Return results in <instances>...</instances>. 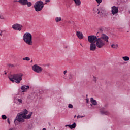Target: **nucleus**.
<instances>
[{"instance_id": "nucleus-1", "label": "nucleus", "mask_w": 130, "mask_h": 130, "mask_svg": "<svg viewBox=\"0 0 130 130\" xmlns=\"http://www.w3.org/2000/svg\"><path fill=\"white\" fill-rule=\"evenodd\" d=\"M24 74L22 73H16L9 76L10 81L13 83H16V84H20L23 80Z\"/></svg>"}, {"instance_id": "nucleus-2", "label": "nucleus", "mask_w": 130, "mask_h": 130, "mask_svg": "<svg viewBox=\"0 0 130 130\" xmlns=\"http://www.w3.org/2000/svg\"><path fill=\"white\" fill-rule=\"evenodd\" d=\"M23 40L28 45H33L32 35L30 32H26L23 36Z\"/></svg>"}, {"instance_id": "nucleus-3", "label": "nucleus", "mask_w": 130, "mask_h": 130, "mask_svg": "<svg viewBox=\"0 0 130 130\" xmlns=\"http://www.w3.org/2000/svg\"><path fill=\"white\" fill-rule=\"evenodd\" d=\"M44 7V4L43 2L40 1L36 2L34 5V9L36 12H41Z\"/></svg>"}, {"instance_id": "nucleus-4", "label": "nucleus", "mask_w": 130, "mask_h": 130, "mask_svg": "<svg viewBox=\"0 0 130 130\" xmlns=\"http://www.w3.org/2000/svg\"><path fill=\"white\" fill-rule=\"evenodd\" d=\"M27 114H28V110L27 109H24L23 112H21L20 113L18 114V117L14 120V123H16V121H18L19 118L21 119V118H22V117L27 115Z\"/></svg>"}, {"instance_id": "nucleus-5", "label": "nucleus", "mask_w": 130, "mask_h": 130, "mask_svg": "<svg viewBox=\"0 0 130 130\" xmlns=\"http://www.w3.org/2000/svg\"><path fill=\"white\" fill-rule=\"evenodd\" d=\"M96 47L98 48H102L103 46L105 45V42L103 41V40L101 39V38H98V40H96V41L95 42Z\"/></svg>"}, {"instance_id": "nucleus-6", "label": "nucleus", "mask_w": 130, "mask_h": 130, "mask_svg": "<svg viewBox=\"0 0 130 130\" xmlns=\"http://www.w3.org/2000/svg\"><path fill=\"white\" fill-rule=\"evenodd\" d=\"M18 3H19L21 6H27L28 8L32 7V2H29L28 0H19Z\"/></svg>"}, {"instance_id": "nucleus-7", "label": "nucleus", "mask_w": 130, "mask_h": 130, "mask_svg": "<svg viewBox=\"0 0 130 130\" xmlns=\"http://www.w3.org/2000/svg\"><path fill=\"white\" fill-rule=\"evenodd\" d=\"M32 69L34 72L35 73H38V74L41 73L42 71H43V69L37 64L33 65L32 66Z\"/></svg>"}, {"instance_id": "nucleus-8", "label": "nucleus", "mask_w": 130, "mask_h": 130, "mask_svg": "<svg viewBox=\"0 0 130 130\" xmlns=\"http://www.w3.org/2000/svg\"><path fill=\"white\" fill-rule=\"evenodd\" d=\"M32 114H33L32 112H30L28 115H25L21 118H19L18 121L19 122H25L26 121V119H30L31 118V116H32Z\"/></svg>"}, {"instance_id": "nucleus-9", "label": "nucleus", "mask_w": 130, "mask_h": 130, "mask_svg": "<svg viewBox=\"0 0 130 130\" xmlns=\"http://www.w3.org/2000/svg\"><path fill=\"white\" fill-rule=\"evenodd\" d=\"M98 39V38H97V36L95 35H91V36H88V41L90 43H96V41Z\"/></svg>"}, {"instance_id": "nucleus-10", "label": "nucleus", "mask_w": 130, "mask_h": 130, "mask_svg": "<svg viewBox=\"0 0 130 130\" xmlns=\"http://www.w3.org/2000/svg\"><path fill=\"white\" fill-rule=\"evenodd\" d=\"M22 28H23V25L18 23H16L12 25V28L15 31H22Z\"/></svg>"}, {"instance_id": "nucleus-11", "label": "nucleus", "mask_w": 130, "mask_h": 130, "mask_svg": "<svg viewBox=\"0 0 130 130\" xmlns=\"http://www.w3.org/2000/svg\"><path fill=\"white\" fill-rule=\"evenodd\" d=\"M111 13L112 15H116L118 13V7H116V6H114L111 7Z\"/></svg>"}, {"instance_id": "nucleus-12", "label": "nucleus", "mask_w": 130, "mask_h": 130, "mask_svg": "<svg viewBox=\"0 0 130 130\" xmlns=\"http://www.w3.org/2000/svg\"><path fill=\"white\" fill-rule=\"evenodd\" d=\"M96 47L97 46L96 45V44H94V43H91L90 45V50L91 51H95Z\"/></svg>"}, {"instance_id": "nucleus-13", "label": "nucleus", "mask_w": 130, "mask_h": 130, "mask_svg": "<svg viewBox=\"0 0 130 130\" xmlns=\"http://www.w3.org/2000/svg\"><path fill=\"white\" fill-rule=\"evenodd\" d=\"M102 40H103L105 42H108V39L109 38L108 36H106V35H103L100 38Z\"/></svg>"}, {"instance_id": "nucleus-14", "label": "nucleus", "mask_w": 130, "mask_h": 130, "mask_svg": "<svg viewBox=\"0 0 130 130\" xmlns=\"http://www.w3.org/2000/svg\"><path fill=\"white\" fill-rule=\"evenodd\" d=\"M21 89L23 93H24V92H26L27 90L30 89V86L29 85H23L21 86Z\"/></svg>"}, {"instance_id": "nucleus-15", "label": "nucleus", "mask_w": 130, "mask_h": 130, "mask_svg": "<svg viewBox=\"0 0 130 130\" xmlns=\"http://www.w3.org/2000/svg\"><path fill=\"white\" fill-rule=\"evenodd\" d=\"M76 36L79 38V39H84V35L83 33L81 31H76Z\"/></svg>"}, {"instance_id": "nucleus-16", "label": "nucleus", "mask_w": 130, "mask_h": 130, "mask_svg": "<svg viewBox=\"0 0 130 130\" xmlns=\"http://www.w3.org/2000/svg\"><path fill=\"white\" fill-rule=\"evenodd\" d=\"M99 12L100 13H99V15H100V16H103V15L105 14V9H104L103 8L100 7Z\"/></svg>"}, {"instance_id": "nucleus-17", "label": "nucleus", "mask_w": 130, "mask_h": 130, "mask_svg": "<svg viewBox=\"0 0 130 130\" xmlns=\"http://www.w3.org/2000/svg\"><path fill=\"white\" fill-rule=\"evenodd\" d=\"M100 8H98V7H94L93 9V12L95 15H99V13H100V11H99Z\"/></svg>"}, {"instance_id": "nucleus-18", "label": "nucleus", "mask_w": 130, "mask_h": 130, "mask_svg": "<svg viewBox=\"0 0 130 130\" xmlns=\"http://www.w3.org/2000/svg\"><path fill=\"white\" fill-rule=\"evenodd\" d=\"M76 6H77L78 7H79V6H81V4H82V2H81V0H73Z\"/></svg>"}, {"instance_id": "nucleus-19", "label": "nucleus", "mask_w": 130, "mask_h": 130, "mask_svg": "<svg viewBox=\"0 0 130 130\" xmlns=\"http://www.w3.org/2000/svg\"><path fill=\"white\" fill-rule=\"evenodd\" d=\"M90 102L93 104V105H97V101L94 100V98H90Z\"/></svg>"}, {"instance_id": "nucleus-20", "label": "nucleus", "mask_w": 130, "mask_h": 130, "mask_svg": "<svg viewBox=\"0 0 130 130\" xmlns=\"http://www.w3.org/2000/svg\"><path fill=\"white\" fill-rule=\"evenodd\" d=\"M101 113L102 115H108L109 113L106 110H101Z\"/></svg>"}, {"instance_id": "nucleus-21", "label": "nucleus", "mask_w": 130, "mask_h": 130, "mask_svg": "<svg viewBox=\"0 0 130 130\" xmlns=\"http://www.w3.org/2000/svg\"><path fill=\"white\" fill-rule=\"evenodd\" d=\"M111 46L112 48H114V49H117V48H118L119 47L118 44H113L111 45Z\"/></svg>"}, {"instance_id": "nucleus-22", "label": "nucleus", "mask_w": 130, "mask_h": 130, "mask_svg": "<svg viewBox=\"0 0 130 130\" xmlns=\"http://www.w3.org/2000/svg\"><path fill=\"white\" fill-rule=\"evenodd\" d=\"M68 126H69V128H71V129H73V128H76V123L74 122L73 124L69 125Z\"/></svg>"}, {"instance_id": "nucleus-23", "label": "nucleus", "mask_w": 130, "mask_h": 130, "mask_svg": "<svg viewBox=\"0 0 130 130\" xmlns=\"http://www.w3.org/2000/svg\"><path fill=\"white\" fill-rule=\"evenodd\" d=\"M122 59H123L124 61H128V60H129V57L128 56L122 57Z\"/></svg>"}, {"instance_id": "nucleus-24", "label": "nucleus", "mask_w": 130, "mask_h": 130, "mask_svg": "<svg viewBox=\"0 0 130 130\" xmlns=\"http://www.w3.org/2000/svg\"><path fill=\"white\" fill-rule=\"evenodd\" d=\"M60 21H61V17H57L55 18V21L56 23H58V22H60Z\"/></svg>"}, {"instance_id": "nucleus-25", "label": "nucleus", "mask_w": 130, "mask_h": 130, "mask_svg": "<svg viewBox=\"0 0 130 130\" xmlns=\"http://www.w3.org/2000/svg\"><path fill=\"white\" fill-rule=\"evenodd\" d=\"M17 101L18 102H17V104H22V103H23V100H22V99H17Z\"/></svg>"}, {"instance_id": "nucleus-26", "label": "nucleus", "mask_w": 130, "mask_h": 130, "mask_svg": "<svg viewBox=\"0 0 130 130\" xmlns=\"http://www.w3.org/2000/svg\"><path fill=\"white\" fill-rule=\"evenodd\" d=\"M23 60H26V61H29L30 60V57H26L25 58H23Z\"/></svg>"}, {"instance_id": "nucleus-27", "label": "nucleus", "mask_w": 130, "mask_h": 130, "mask_svg": "<svg viewBox=\"0 0 130 130\" xmlns=\"http://www.w3.org/2000/svg\"><path fill=\"white\" fill-rule=\"evenodd\" d=\"M4 19H5V16H4V15L0 14V19L4 20Z\"/></svg>"}, {"instance_id": "nucleus-28", "label": "nucleus", "mask_w": 130, "mask_h": 130, "mask_svg": "<svg viewBox=\"0 0 130 130\" xmlns=\"http://www.w3.org/2000/svg\"><path fill=\"white\" fill-rule=\"evenodd\" d=\"M2 119L5 120L7 118V116L6 115H2Z\"/></svg>"}, {"instance_id": "nucleus-29", "label": "nucleus", "mask_w": 130, "mask_h": 130, "mask_svg": "<svg viewBox=\"0 0 130 130\" xmlns=\"http://www.w3.org/2000/svg\"><path fill=\"white\" fill-rule=\"evenodd\" d=\"M83 117H85V116L78 115L77 116V119H79V118H83Z\"/></svg>"}, {"instance_id": "nucleus-30", "label": "nucleus", "mask_w": 130, "mask_h": 130, "mask_svg": "<svg viewBox=\"0 0 130 130\" xmlns=\"http://www.w3.org/2000/svg\"><path fill=\"white\" fill-rule=\"evenodd\" d=\"M93 81H94V82H95V83H97V78L95 76H93Z\"/></svg>"}, {"instance_id": "nucleus-31", "label": "nucleus", "mask_w": 130, "mask_h": 130, "mask_svg": "<svg viewBox=\"0 0 130 130\" xmlns=\"http://www.w3.org/2000/svg\"><path fill=\"white\" fill-rule=\"evenodd\" d=\"M96 3H98L99 5L102 3V0H95Z\"/></svg>"}, {"instance_id": "nucleus-32", "label": "nucleus", "mask_w": 130, "mask_h": 130, "mask_svg": "<svg viewBox=\"0 0 130 130\" xmlns=\"http://www.w3.org/2000/svg\"><path fill=\"white\" fill-rule=\"evenodd\" d=\"M68 107H69V108H73L74 107V106H73V105L69 104L68 105Z\"/></svg>"}, {"instance_id": "nucleus-33", "label": "nucleus", "mask_w": 130, "mask_h": 130, "mask_svg": "<svg viewBox=\"0 0 130 130\" xmlns=\"http://www.w3.org/2000/svg\"><path fill=\"white\" fill-rule=\"evenodd\" d=\"M86 103H89V98H86Z\"/></svg>"}, {"instance_id": "nucleus-34", "label": "nucleus", "mask_w": 130, "mask_h": 130, "mask_svg": "<svg viewBox=\"0 0 130 130\" xmlns=\"http://www.w3.org/2000/svg\"><path fill=\"white\" fill-rule=\"evenodd\" d=\"M7 122H8V123H9V124H10L11 123L10 122V119H9V118L7 119Z\"/></svg>"}, {"instance_id": "nucleus-35", "label": "nucleus", "mask_w": 130, "mask_h": 130, "mask_svg": "<svg viewBox=\"0 0 130 130\" xmlns=\"http://www.w3.org/2000/svg\"><path fill=\"white\" fill-rule=\"evenodd\" d=\"M9 68H13V67H14V66L13 64H9Z\"/></svg>"}, {"instance_id": "nucleus-36", "label": "nucleus", "mask_w": 130, "mask_h": 130, "mask_svg": "<svg viewBox=\"0 0 130 130\" xmlns=\"http://www.w3.org/2000/svg\"><path fill=\"white\" fill-rule=\"evenodd\" d=\"M67 73H68V71L65 70V71L63 72L64 75H66V74H67Z\"/></svg>"}, {"instance_id": "nucleus-37", "label": "nucleus", "mask_w": 130, "mask_h": 130, "mask_svg": "<svg viewBox=\"0 0 130 130\" xmlns=\"http://www.w3.org/2000/svg\"><path fill=\"white\" fill-rule=\"evenodd\" d=\"M13 3H19V1L14 0L13 1Z\"/></svg>"}, {"instance_id": "nucleus-38", "label": "nucleus", "mask_w": 130, "mask_h": 130, "mask_svg": "<svg viewBox=\"0 0 130 130\" xmlns=\"http://www.w3.org/2000/svg\"><path fill=\"white\" fill-rule=\"evenodd\" d=\"M46 3H49L50 2V0H45Z\"/></svg>"}, {"instance_id": "nucleus-39", "label": "nucleus", "mask_w": 130, "mask_h": 130, "mask_svg": "<svg viewBox=\"0 0 130 130\" xmlns=\"http://www.w3.org/2000/svg\"><path fill=\"white\" fill-rule=\"evenodd\" d=\"M2 30H0V36H2Z\"/></svg>"}, {"instance_id": "nucleus-40", "label": "nucleus", "mask_w": 130, "mask_h": 130, "mask_svg": "<svg viewBox=\"0 0 130 130\" xmlns=\"http://www.w3.org/2000/svg\"><path fill=\"white\" fill-rule=\"evenodd\" d=\"M69 125H66L65 126H66V127H67V126H68V127H69Z\"/></svg>"}, {"instance_id": "nucleus-41", "label": "nucleus", "mask_w": 130, "mask_h": 130, "mask_svg": "<svg viewBox=\"0 0 130 130\" xmlns=\"http://www.w3.org/2000/svg\"><path fill=\"white\" fill-rule=\"evenodd\" d=\"M76 117H77V115H75L74 116V118H76Z\"/></svg>"}, {"instance_id": "nucleus-42", "label": "nucleus", "mask_w": 130, "mask_h": 130, "mask_svg": "<svg viewBox=\"0 0 130 130\" xmlns=\"http://www.w3.org/2000/svg\"><path fill=\"white\" fill-rule=\"evenodd\" d=\"M42 130H46V128H44Z\"/></svg>"}, {"instance_id": "nucleus-43", "label": "nucleus", "mask_w": 130, "mask_h": 130, "mask_svg": "<svg viewBox=\"0 0 130 130\" xmlns=\"http://www.w3.org/2000/svg\"><path fill=\"white\" fill-rule=\"evenodd\" d=\"M4 74H5V75H7V72H5V73H4Z\"/></svg>"}, {"instance_id": "nucleus-44", "label": "nucleus", "mask_w": 130, "mask_h": 130, "mask_svg": "<svg viewBox=\"0 0 130 130\" xmlns=\"http://www.w3.org/2000/svg\"><path fill=\"white\" fill-rule=\"evenodd\" d=\"M86 97H88V94H86Z\"/></svg>"}, {"instance_id": "nucleus-45", "label": "nucleus", "mask_w": 130, "mask_h": 130, "mask_svg": "<svg viewBox=\"0 0 130 130\" xmlns=\"http://www.w3.org/2000/svg\"><path fill=\"white\" fill-rule=\"evenodd\" d=\"M129 14H130V11H129Z\"/></svg>"}, {"instance_id": "nucleus-46", "label": "nucleus", "mask_w": 130, "mask_h": 130, "mask_svg": "<svg viewBox=\"0 0 130 130\" xmlns=\"http://www.w3.org/2000/svg\"><path fill=\"white\" fill-rule=\"evenodd\" d=\"M80 45H82V44H80Z\"/></svg>"}]
</instances>
